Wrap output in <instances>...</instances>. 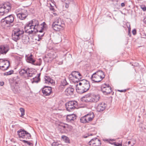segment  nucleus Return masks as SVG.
Wrapping results in <instances>:
<instances>
[{
  "label": "nucleus",
  "instance_id": "nucleus-25",
  "mask_svg": "<svg viewBox=\"0 0 146 146\" xmlns=\"http://www.w3.org/2000/svg\"><path fill=\"white\" fill-rule=\"evenodd\" d=\"M62 1H64L65 3V7L68 8L69 5L75 4L76 0H61Z\"/></svg>",
  "mask_w": 146,
  "mask_h": 146
},
{
  "label": "nucleus",
  "instance_id": "nucleus-36",
  "mask_svg": "<svg viewBox=\"0 0 146 146\" xmlns=\"http://www.w3.org/2000/svg\"><path fill=\"white\" fill-rule=\"evenodd\" d=\"M20 111L21 113V115H20L21 117H23L25 115V110L23 108H20Z\"/></svg>",
  "mask_w": 146,
  "mask_h": 146
},
{
  "label": "nucleus",
  "instance_id": "nucleus-15",
  "mask_svg": "<svg viewBox=\"0 0 146 146\" xmlns=\"http://www.w3.org/2000/svg\"><path fill=\"white\" fill-rule=\"evenodd\" d=\"M28 15L27 11L26 9H23L21 11L17 14L18 18L21 20H23L26 19Z\"/></svg>",
  "mask_w": 146,
  "mask_h": 146
},
{
  "label": "nucleus",
  "instance_id": "nucleus-23",
  "mask_svg": "<svg viewBox=\"0 0 146 146\" xmlns=\"http://www.w3.org/2000/svg\"><path fill=\"white\" fill-rule=\"evenodd\" d=\"M92 94L89 93L85 95L83 97L84 98V100L85 102L91 103Z\"/></svg>",
  "mask_w": 146,
  "mask_h": 146
},
{
  "label": "nucleus",
  "instance_id": "nucleus-1",
  "mask_svg": "<svg viewBox=\"0 0 146 146\" xmlns=\"http://www.w3.org/2000/svg\"><path fill=\"white\" fill-rule=\"evenodd\" d=\"M79 85H76V90L78 93L82 94L88 91L90 87L89 82L85 79H81Z\"/></svg>",
  "mask_w": 146,
  "mask_h": 146
},
{
  "label": "nucleus",
  "instance_id": "nucleus-22",
  "mask_svg": "<svg viewBox=\"0 0 146 146\" xmlns=\"http://www.w3.org/2000/svg\"><path fill=\"white\" fill-rule=\"evenodd\" d=\"M26 60L27 61L33 64L35 62V60L33 58V56L31 54L30 55H26L25 56Z\"/></svg>",
  "mask_w": 146,
  "mask_h": 146
},
{
  "label": "nucleus",
  "instance_id": "nucleus-8",
  "mask_svg": "<svg viewBox=\"0 0 146 146\" xmlns=\"http://www.w3.org/2000/svg\"><path fill=\"white\" fill-rule=\"evenodd\" d=\"M58 125L59 130L62 133H67L71 131L72 129L71 125L66 123L60 122Z\"/></svg>",
  "mask_w": 146,
  "mask_h": 146
},
{
  "label": "nucleus",
  "instance_id": "nucleus-33",
  "mask_svg": "<svg viewBox=\"0 0 146 146\" xmlns=\"http://www.w3.org/2000/svg\"><path fill=\"white\" fill-rule=\"evenodd\" d=\"M39 28V27H38L36 29H35L33 31V32H34L35 33H36L37 32H39V33H42L43 32V31L44 29V27L43 26V27H41V30H39L38 28Z\"/></svg>",
  "mask_w": 146,
  "mask_h": 146
},
{
  "label": "nucleus",
  "instance_id": "nucleus-34",
  "mask_svg": "<svg viewBox=\"0 0 146 146\" xmlns=\"http://www.w3.org/2000/svg\"><path fill=\"white\" fill-rule=\"evenodd\" d=\"M14 71L13 70H12L9 71L8 72H5L4 73V75L5 76H8L11 75L13 73Z\"/></svg>",
  "mask_w": 146,
  "mask_h": 146
},
{
  "label": "nucleus",
  "instance_id": "nucleus-52",
  "mask_svg": "<svg viewBox=\"0 0 146 146\" xmlns=\"http://www.w3.org/2000/svg\"><path fill=\"white\" fill-rule=\"evenodd\" d=\"M121 5L122 7H123L125 6V4L123 3H122L121 4Z\"/></svg>",
  "mask_w": 146,
  "mask_h": 146
},
{
  "label": "nucleus",
  "instance_id": "nucleus-32",
  "mask_svg": "<svg viewBox=\"0 0 146 146\" xmlns=\"http://www.w3.org/2000/svg\"><path fill=\"white\" fill-rule=\"evenodd\" d=\"M62 138L66 143H70L69 139V138L67 136L64 135H63L62 136Z\"/></svg>",
  "mask_w": 146,
  "mask_h": 146
},
{
  "label": "nucleus",
  "instance_id": "nucleus-11",
  "mask_svg": "<svg viewBox=\"0 0 146 146\" xmlns=\"http://www.w3.org/2000/svg\"><path fill=\"white\" fill-rule=\"evenodd\" d=\"M17 134L20 138L29 139L31 138V134L25 131L23 129H20L17 131Z\"/></svg>",
  "mask_w": 146,
  "mask_h": 146
},
{
  "label": "nucleus",
  "instance_id": "nucleus-40",
  "mask_svg": "<svg viewBox=\"0 0 146 146\" xmlns=\"http://www.w3.org/2000/svg\"><path fill=\"white\" fill-rule=\"evenodd\" d=\"M59 145V143L57 142H54L52 143V146H58Z\"/></svg>",
  "mask_w": 146,
  "mask_h": 146
},
{
  "label": "nucleus",
  "instance_id": "nucleus-44",
  "mask_svg": "<svg viewBox=\"0 0 146 146\" xmlns=\"http://www.w3.org/2000/svg\"><path fill=\"white\" fill-rule=\"evenodd\" d=\"M96 134V132L95 131H94V132L92 133H88V136H92L94 135H95Z\"/></svg>",
  "mask_w": 146,
  "mask_h": 146
},
{
  "label": "nucleus",
  "instance_id": "nucleus-16",
  "mask_svg": "<svg viewBox=\"0 0 146 146\" xmlns=\"http://www.w3.org/2000/svg\"><path fill=\"white\" fill-rule=\"evenodd\" d=\"M91 146H100L101 144L100 140L97 138L92 139L88 143Z\"/></svg>",
  "mask_w": 146,
  "mask_h": 146
},
{
  "label": "nucleus",
  "instance_id": "nucleus-57",
  "mask_svg": "<svg viewBox=\"0 0 146 146\" xmlns=\"http://www.w3.org/2000/svg\"><path fill=\"white\" fill-rule=\"evenodd\" d=\"M138 1H142V0H137Z\"/></svg>",
  "mask_w": 146,
  "mask_h": 146
},
{
  "label": "nucleus",
  "instance_id": "nucleus-27",
  "mask_svg": "<svg viewBox=\"0 0 146 146\" xmlns=\"http://www.w3.org/2000/svg\"><path fill=\"white\" fill-rule=\"evenodd\" d=\"M76 116L74 114L68 115L66 117V120L68 122H72L76 119Z\"/></svg>",
  "mask_w": 146,
  "mask_h": 146
},
{
  "label": "nucleus",
  "instance_id": "nucleus-56",
  "mask_svg": "<svg viewBox=\"0 0 146 146\" xmlns=\"http://www.w3.org/2000/svg\"><path fill=\"white\" fill-rule=\"evenodd\" d=\"M92 129H93V130H94V128H92Z\"/></svg>",
  "mask_w": 146,
  "mask_h": 146
},
{
  "label": "nucleus",
  "instance_id": "nucleus-2",
  "mask_svg": "<svg viewBox=\"0 0 146 146\" xmlns=\"http://www.w3.org/2000/svg\"><path fill=\"white\" fill-rule=\"evenodd\" d=\"M20 75L23 78L28 79L33 76L34 74L30 71V68L27 67H23L19 70Z\"/></svg>",
  "mask_w": 146,
  "mask_h": 146
},
{
  "label": "nucleus",
  "instance_id": "nucleus-35",
  "mask_svg": "<svg viewBox=\"0 0 146 146\" xmlns=\"http://www.w3.org/2000/svg\"><path fill=\"white\" fill-rule=\"evenodd\" d=\"M126 144L127 145L126 146H133L135 143L132 141H128L127 142H126Z\"/></svg>",
  "mask_w": 146,
  "mask_h": 146
},
{
  "label": "nucleus",
  "instance_id": "nucleus-59",
  "mask_svg": "<svg viewBox=\"0 0 146 146\" xmlns=\"http://www.w3.org/2000/svg\"><path fill=\"white\" fill-rule=\"evenodd\" d=\"M13 146H16V145Z\"/></svg>",
  "mask_w": 146,
  "mask_h": 146
},
{
  "label": "nucleus",
  "instance_id": "nucleus-58",
  "mask_svg": "<svg viewBox=\"0 0 146 146\" xmlns=\"http://www.w3.org/2000/svg\"><path fill=\"white\" fill-rule=\"evenodd\" d=\"M50 56H51L52 55L50 54Z\"/></svg>",
  "mask_w": 146,
  "mask_h": 146
},
{
  "label": "nucleus",
  "instance_id": "nucleus-19",
  "mask_svg": "<svg viewBox=\"0 0 146 146\" xmlns=\"http://www.w3.org/2000/svg\"><path fill=\"white\" fill-rule=\"evenodd\" d=\"M42 92L44 95L47 96L49 95L52 92V88L48 86H45L42 88Z\"/></svg>",
  "mask_w": 146,
  "mask_h": 146
},
{
  "label": "nucleus",
  "instance_id": "nucleus-18",
  "mask_svg": "<svg viewBox=\"0 0 146 146\" xmlns=\"http://www.w3.org/2000/svg\"><path fill=\"white\" fill-rule=\"evenodd\" d=\"M0 62L4 64L3 66H0V69L5 70L9 68V61H8L7 60L4 61L2 59H1L0 60ZM0 64H1V63H0Z\"/></svg>",
  "mask_w": 146,
  "mask_h": 146
},
{
  "label": "nucleus",
  "instance_id": "nucleus-31",
  "mask_svg": "<svg viewBox=\"0 0 146 146\" xmlns=\"http://www.w3.org/2000/svg\"><path fill=\"white\" fill-rule=\"evenodd\" d=\"M35 62L34 63L33 65L36 66H40L42 63V60L41 58H39L37 60H35Z\"/></svg>",
  "mask_w": 146,
  "mask_h": 146
},
{
  "label": "nucleus",
  "instance_id": "nucleus-7",
  "mask_svg": "<svg viewBox=\"0 0 146 146\" xmlns=\"http://www.w3.org/2000/svg\"><path fill=\"white\" fill-rule=\"evenodd\" d=\"M11 5L8 2L4 3L0 5V15H3L10 11Z\"/></svg>",
  "mask_w": 146,
  "mask_h": 146
},
{
  "label": "nucleus",
  "instance_id": "nucleus-21",
  "mask_svg": "<svg viewBox=\"0 0 146 146\" xmlns=\"http://www.w3.org/2000/svg\"><path fill=\"white\" fill-rule=\"evenodd\" d=\"M9 47L6 45H1L0 46V54H6L9 51Z\"/></svg>",
  "mask_w": 146,
  "mask_h": 146
},
{
  "label": "nucleus",
  "instance_id": "nucleus-49",
  "mask_svg": "<svg viewBox=\"0 0 146 146\" xmlns=\"http://www.w3.org/2000/svg\"><path fill=\"white\" fill-rule=\"evenodd\" d=\"M4 84V83L3 82H0V86H3Z\"/></svg>",
  "mask_w": 146,
  "mask_h": 146
},
{
  "label": "nucleus",
  "instance_id": "nucleus-28",
  "mask_svg": "<svg viewBox=\"0 0 146 146\" xmlns=\"http://www.w3.org/2000/svg\"><path fill=\"white\" fill-rule=\"evenodd\" d=\"M45 83H48V84H52L54 81L50 77L48 76H45L44 77Z\"/></svg>",
  "mask_w": 146,
  "mask_h": 146
},
{
  "label": "nucleus",
  "instance_id": "nucleus-17",
  "mask_svg": "<svg viewBox=\"0 0 146 146\" xmlns=\"http://www.w3.org/2000/svg\"><path fill=\"white\" fill-rule=\"evenodd\" d=\"M17 82H15V84L11 86V88L13 92L15 94L20 93L21 92V88L18 85Z\"/></svg>",
  "mask_w": 146,
  "mask_h": 146
},
{
  "label": "nucleus",
  "instance_id": "nucleus-4",
  "mask_svg": "<svg viewBox=\"0 0 146 146\" xmlns=\"http://www.w3.org/2000/svg\"><path fill=\"white\" fill-rule=\"evenodd\" d=\"M15 15L13 14H11L5 17L2 19L1 22L2 25L11 27L13 25Z\"/></svg>",
  "mask_w": 146,
  "mask_h": 146
},
{
  "label": "nucleus",
  "instance_id": "nucleus-24",
  "mask_svg": "<svg viewBox=\"0 0 146 146\" xmlns=\"http://www.w3.org/2000/svg\"><path fill=\"white\" fill-rule=\"evenodd\" d=\"M74 89L72 87H70L66 89L65 90V92L66 94L68 96L69 95H72L74 94Z\"/></svg>",
  "mask_w": 146,
  "mask_h": 146
},
{
  "label": "nucleus",
  "instance_id": "nucleus-53",
  "mask_svg": "<svg viewBox=\"0 0 146 146\" xmlns=\"http://www.w3.org/2000/svg\"><path fill=\"white\" fill-rule=\"evenodd\" d=\"M142 9L144 11H145L146 10V7H145L142 8Z\"/></svg>",
  "mask_w": 146,
  "mask_h": 146
},
{
  "label": "nucleus",
  "instance_id": "nucleus-26",
  "mask_svg": "<svg viewBox=\"0 0 146 146\" xmlns=\"http://www.w3.org/2000/svg\"><path fill=\"white\" fill-rule=\"evenodd\" d=\"M91 103H96L98 102L100 98V96L98 95H94L92 94Z\"/></svg>",
  "mask_w": 146,
  "mask_h": 146
},
{
  "label": "nucleus",
  "instance_id": "nucleus-6",
  "mask_svg": "<svg viewBox=\"0 0 146 146\" xmlns=\"http://www.w3.org/2000/svg\"><path fill=\"white\" fill-rule=\"evenodd\" d=\"M64 26V22L63 20L60 18H56L52 24V27L54 30L59 31Z\"/></svg>",
  "mask_w": 146,
  "mask_h": 146
},
{
  "label": "nucleus",
  "instance_id": "nucleus-48",
  "mask_svg": "<svg viewBox=\"0 0 146 146\" xmlns=\"http://www.w3.org/2000/svg\"><path fill=\"white\" fill-rule=\"evenodd\" d=\"M120 92H125L126 90H118Z\"/></svg>",
  "mask_w": 146,
  "mask_h": 146
},
{
  "label": "nucleus",
  "instance_id": "nucleus-20",
  "mask_svg": "<svg viewBox=\"0 0 146 146\" xmlns=\"http://www.w3.org/2000/svg\"><path fill=\"white\" fill-rule=\"evenodd\" d=\"M106 106L107 105L105 103H100L97 107V111L99 112H102L105 110Z\"/></svg>",
  "mask_w": 146,
  "mask_h": 146
},
{
  "label": "nucleus",
  "instance_id": "nucleus-46",
  "mask_svg": "<svg viewBox=\"0 0 146 146\" xmlns=\"http://www.w3.org/2000/svg\"><path fill=\"white\" fill-rule=\"evenodd\" d=\"M132 33L133 35H135L137 33L136 30L134 29L132 31Z\"/></svg>",
  "mask_w": 146,
  "mask_h": 146
},
{
  "label": "nucleus",
  "instance_id": "nucleus-9",
  "mask_svg": "<svg viewBox=\"0 0 146 146\" xmlns=\"http://www.w3.org/2000/svg\"><path fill=\"white\" fill-rule=\"evenodd\" d=\"M24 33V31L19 28L14 29L12 31V37L13 40L17 41L19 40L21 35Z\"/></svg>",
  "mask_w": 146,
  "mask_h": 146
},
{
  "label": "nucleus",
  "instance_id": "nucleus-42",
  "mask_svg": "<svg viewBox=\"0 0 146 146\" xmlns=\"http://www.w3.org/2000/svg\"><path fill=\"white\" fill-rule=\"evenodd\" d=\"M127 28L128 29V35L130 37L131 36V35L130 33V31H131V28H130V25H129V26H127Z\"/></svg>",
  "mask_w": 146,
  "mask_h": 146
},
{
  "label": "nucleus",
  "instance_id": "nucleus-10",
  "mask_svg": "<svg viewBox=\"0 0 146 146\" xmlns=\"http://www.w3.org/2000/svg\"><path fill=\"white\" fill-rule=\"evenodd\" d=\"M71 76H72V79H70L71 80H73V82L78 83L81 81L82 77V76L79 72L77 71H73L71 74L69 75V78H71Z\"/></svg>",
  "mask_w": 146,
  "mask_h": 146
},
{
  "label": "nucleus",
  "instance_id": "nucleus-45",
  "mask_svg": "<svg viewBox=\"0 0 146 146\" xmlns=\"http://www.w3.org/2000/svg\"><path fill=\"white\" fill-rule=\"evenodd\" d=\"M56 56H55V55L53 54L52 55V56H50L49 57V58H50L51 60H53L56 57Z\"/></svg>",
  "mask_w": 146,
  "mask_h": 146
},
{
  "label": "nucleus",
  "instance_id": "nucleus-12",
  "mask_svg": "<svg viewBox=\"0 0 146 146\" xmlns=\"http://www.w3.org/2000/svg\"><path fill=\"white\" fill-rule=\"evenodd\" d=\"M78 103L75 101H70L65 104L66 110L69 111H71L76 108L77 106Z\"/></svg>",
  "mask_w": 146,
  "mask_h": 146
},
{
  "label": "nucleus",
  "instance_id": "nucleus-3",
  "mask_svg": "<svg viewBox=\"0 0 146 146\" xmlns=\"http://www.w3.org/2000/svg\"><path fill=\"white\" fill-rule=\"evenodd\" d=\"M39 27V22L36 20L33 19L29 21L25 27L26 30L32 29L29 31L30 33H33V31L38 27Z\"/></svg>",
  "mask_w": 146,
  "mask_h": 146
},
{
  "label": "nucleus",
  "instance_id": "nucleus-37",
  "mask_svg": "<svg viewBox=\"0 0 146 146\" xmlns=\"http://www.w3.org/2000/svg\"><path fill=\"white\" fill-rule=\"evenodd\" d=\"M68 84V83L67 82V81L66 80V79H64L61 82V85L62 86H64L67 85Z\"/></svg>",
  "mask_w": 146,
  "mask_h": 146
},
{
  "label": "nucleus",
  "instance_id": "nucleus-29",
  "mask_svg": "<svg viewBox=\"0 0 146 146\" xmlns=\"http://www.w3.org/2000/svg\"><path fill=\"white\" fill-rule=\"evenodd\" d=\"M29 37L26 35H24L22 36V41L24 44H27L29 42Z\"/></svg>",
  "mask_w": 146,
  "mask_h": 146
},
{
  "label": "nucleus",
  "instance_id": "nucleus-5",
  "mask_svg": "<svg viewBox=\"0 0 146 146\" xmlns=\"http://www.w3.org/2000/svg\"><path fill=\"white\" fill-rule=\"evenodd\" d=\"M105 77L104 73L102 70H99L92 75L91 79L95 82H98L101 81Z\"/></svg>",
  "mask_w": 146,
  "mask_h": 146
},
{
  "label": "nucleus",
  "instance_id": "nucleus-54",
  "mask_svg": "<svg viewBox=\"0 0 146 146\" xmlns=\"http://www.w3.org/2000/svg\"><path fill=\"white\" fill-rule=\"evenodd\" d=\"M87 136H85V137H84V138H87Z\"/></svg>",
  "mask_w": 146,
  "mask_h": 146
},
{
  "label": "nucleus",
  "instance_id": "nucleus-41",
  "mask_svg": "<svg viewBox=\"0 0 146 146\" xmlns=\"http://www.w3.org/2000/svg\"><path fill=\"white\" fill-rule=\"evenodd\" d=\"M56 63L58 65H61L63 63V61L62 60H57Z\"/></svg>",
  "mask_w": 146,
  "mask_h": 146
},
{
  "label": "nucleus",
  "instance_id": "nucleus-51",
  "mask_svg": "<svg viewBox=\"0 0 146 146\" xmlns=\"http://www.w3.org/2000/svg\"><path fill=\"white\" fill-rule=\"evenodd\" d=\"M14 79H19V77L18 76H17L16 77H15L14 78Z\"/></svg>",
  "mask_w": 146,
  "mask_h": 146
},
{
  "label": "nucleus",
  "instance_id": "nucleus-47",
  "mask_svg": "<svg viewBox=\"0 0 146 146\" xmlns=\"http://www.w3.org/2000/svg\"><path fill=\"white\" fill-rule=\"evenodd\" d=\"M115 145L117 146H122V143H116L115 144Z\"/></svg>",
  "mask_w": 146,
  "mask_h": 146
},
{
  "label": "nucleus",
  "instance_id": "nucleus-38",
  "mask_svg": "<svg viewBox=\"0 0 146 146\" xmlns=\"http://www.w3.org/2000/svg\"><path fill=\"white\" fill-rule=\"evenodd\" d=\"M17 64L18 66H21L23 64V62L21 60L19 59L17 60Z\"/></svg>",
  "mask_w": 146,
  "mask_h": 146
},
{
  "label": "nucleus",
  "instance_id": "nucleus-43",
  "mask_svg": "<svg viewBox=\"0 0 146 146\" xmlns=\"http://www.w3.org/2000/svg\"><path fill=\"white\" fill-rule=\"evenodd\" d=\"M44 33H43L42 34H38V40L41 39L42 37L44 36Z\"/></svg>",
  "mask_w": 146,
  "mask_h": 146
},
{
  "label": "nucleus",
  "instance_id": "nucleus-13",
  "mask_svg": "<svg viewBox=\"0 0 146 146\" xmlns=\"http://www.w3.org/2000/svg\"><path fill=\"white\" fill-rule=\"evenodd\" d=\"M94 117V115L93 112H90L81 117L80 121L82 123L89 122L92 121Z\"/></svg>",
  "mask_w": 146,
  "mask_h": 146
},
{
  "label": "nucleus",
  "instance_id": "nucleus-14",
  "mask_svg": "<svg viewBox=\"0 0 146 146\" xmlns=\"http://www.w3.org/2000/svg\"><path fill=\"white\" fill-rule=\"evenodd\" d=\"M101 90L103 94L105 95L109 94L112 92L111 88L110 85L106 83L102 85Z\"/></svg>",
  "mask_w": 146,
  "mask_h": 146
},
{
  "label": "nucleus",
  "instance_id": "nucleus-30",
  "mask_svg": "<svg viewBox=\"0 0 146 146\" xmlns=\"http://www.w3.org/2000/svg\"><path fill=\"white\" fill-rule=\"evenodd\" d=\"M37 76H36L33 78V82L35 83H38L40 80V74H38L37 75Z\"/></svg>",
  "mask_w": 146,
  "mask_h": 146
},
{
  "label": "nucleus",
  "instance_id": "nucleus-39",
  "mask_svg": "<svg viewBox=\"0 0 146 146\" xmlns=\"http://www.w3.org/2000/svg\"><path fill=\"white\" fill-rule=\"evenodd\" d=\"M22 142L24 143H27L29 145H31L32 144V143H31L30 142L27 141H26L25 140H23L22 141Z\"/></svg>",
  "mask_w": 146,
  "mask_h": 146
},
{
  "label": "nucleus",
  "instance_id": "nucleus-55",
  "mask_svg": "<svg viewBox=\"0 0 146 146\" xmlns=\"http://www.w3.org/2000/svg\"><path fill=\"white\" fill-rule=\"evenodd\" d=\"M145 21L146 22V18L145 19Z\"/></svg>",
  "mask_w": 146,
  "mask_h": 146
},
{
  "label": "nucleus",
  "instance_id": "nucleus-50",
  "mask_svg": "<svg viewBox=\"0 0 146 146\" xmlns=\"http://www.w3.org/2000/svg\"><path fill=\"white\" fill-rule=\"evenodd\" d=\"M50 9L52 11H53L54 10V8L52 6H51V7H50Z\"/></svg>",
  "mask_w": 146,
  "mask_h": 146
}]
</instances>
